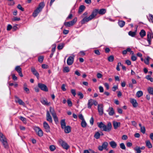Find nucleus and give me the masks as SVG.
I'll use <instances>...</instances> for the list:
<instances>
[{
  "instance_id": "1",
  "label": "nucleus",
  "mask_w": 153,
  "mask_h": 153,
  "mask_svg": "<svg viewBox=\"0 0 153 153\" xmlns=\"http://www.w3.org/2000/svg\"><path fill=\"white\" fill-rule=\"evenodd\" d=\"M97 124L98 127L102 131L109 132L111 130L112 126L110 122L108 123L107 125H105L102 122Z\"/></svg>"
},
{
  "instance_id": "2",
  "label": "nucleus",
  "mask_w": 153,
  "mask_h": 153,
  "mask_svg": "<svg viewBox=\"0 0 153 153\" xmlns=\"http://www.w3.org/2000/svg\"><path fill=\"white\" fill-rule=\"evenodd\" d=\"M98 10H95L92 12L91 14L89 16H86L84 17L81 21L80 22L82 24H85V22H87L91 20L95 17L97 14Z\"/></svg>"
},
{
  "instance_id": "3",
  "label": "nucleus",
  "mask_w": 153,
  "mask_h": 153,
  "mask_svg": "<svg viewBox=\"0 0 153 153\" xmlns=\"http://www.w3.org/2000/svg\"><path fill=\"white\" fill-rule=\"evenodd\" d=\"M45 4L44 2H40L36 9L34 10L32 15L34 17H36L38 14L41 12L43 8L44 7Z\"/></svg>"
},
{
  "instance_id": "4",
  "label": "nucleus",
  "mask_w": 153,
  "mask_h": 153,
  "mask_svg": "<svg viewBox=\"0 0 153 153\" xmlns=\"http://www.w3.org/2000/svg\"><path fill=\"white\" fill-rule=\"evenodd\" d=\"M59 144L61 146L62 148L66 150H68L69 148V146L66 142L62 139H59Z\"/></svg>"
},
{
  "instance_id": "5",
  "label": "nucleus",
  "mask_w": 153,
  "mask_h": 153,
  "mask_svg": "<svg viewBox=\"0 0 153 153\" xmlns=\"http://www.w3.org/2000/svg\"><path fill=\"white\" fill-rule=\"evenodd\" d=\"M77 20V18L75 17L71 21L64 22V25L66 27H70L74 25L76 22Z\"/></svg>"
},
{
  "instance_id": "6",
  "label": "nucleus",
  "mask_w": 153,
  "mask_h": 153,
  "mask_svg": "<svg viewBox=\"0 0 153 153\" xmlns=\"http://www.w3.org/2000/svg\"><path fill=\"white\" fill-rule=\"evenodd\" d=\"M38 86L41 90L45 91H48V89L47 86L44 84L41 83H39L38 84Z\"/></svg>"
},
{
  "instance_id": "7",
  "label": "nucleus",
  "mask_w": 153,
  "mask_h": 153,
  "mask_svg": "<svg viewBox=\"0 0 153 153\" xmlns=\"http://www.w3.org/2000/svg\"><path fill=\"white\" fill-rule=\"evenodd\" d=\"M34 130L37 134L40 137H42L43 135V132L42 130L39 127H36L35 128Z\"/></svg>"
},
{
  "instance_id": "8",
  "label": "nucleus",
  "mask_w": 153,
  "mask_h": 153,
  "mask_svg": "<svg viewBox=\"0 0 153 153\" xmlns=\"http://www.w3.org/2000/svg\"><path fill=\"white\" fill-rule=\"evenodd\" d=\"M74 56H70L67 60V64L68 65H72L73 63Z\"/></svg>"
},
{
  "instance_id": "9",
  "label": "nucleus",
  "mask_w": 153,
  "mask_h": 153,
  "mask_svg": "<svg viewBox=\"0 0 153 153\" xmlns=\"http://www.w3.org/2000/svg\"><path fill=\"white\" fill-rule=\"evenodd\" d=\"M43 127L45 129V131L47 132H50V128L48 124L45 121L43 123Z\"/></svg>"
},
{
  "instance_id": "10",
  "label": "nucleus",
  "mask_w": 153,
  "mask_h": 153,
  "mask_svg": "<svg viewBox=\"0 0 153 153\" xmlns=\"http://www.w3.org/2000/svg\"><path fill=\"white\" fill-rule=\"evenodd\" d=\"M31 71L33 74L35 75L38 79H39V74L35 68L33 67H32L31 68Z\"/></svg>"
},
{
  "instance_id": "11",
  "label": "nucleus",
  "mask_w": 153,
  "mask_h": 153,
  "mask_svg": "<svg viewBox=\"0 0 153 153\" xmlns=\"http://www.w3.org/2000/svg\"><path fill=\"white\" fill-rule=\"evenodd\" d=\"M15 70L17 71V72L18 73L19 75L21 77L23 76V75L22 74V68H21L20 66H16L15 68Z\"/></svg>"
},
{
  "instance_id": "12",
  "label": "nucleus",
  "mask_w": 153,
  "mask_h": 153,
  "mask_svg": "<svg viewBox=\"0 0 153 153\" xmlns=\"http://www.w3.org/2000/svg\"><path fill=\"white\" fill-rule=\"evenodd\" d=\"M98 110L100 115H102L103 113V106L102 104L98 105Z\"/></svg>"
},
{
  "instance_id": "13",
  "label": "nucleus",
  "mask_w": 153,
  "mask_h": 153,
  "mask_svg": "<svg viewBox=\"0 0 153 153\" xmlns=\"http://www.w3.org/2000/svg\"><path fill=\"white\" fill-rule=\"evenodd\" d=\"M15 97L16 98L15 101L16 102H18L19 105H22L24 106H25V104L22 100L17 96H15Z\"/></svg>"
},
{
  "instance_id": "14",
  "label": "nucleus",
  "mask_w": 153,
  "mask_h": 153,
  "mask_svg": "<svg viewBox=\"0 0 153 153\" xmlns=\"http://www.w3.org/2000/svg\"><path fill=\"white\" fill-rule=\"evenodd\" d=\"M46 120L51 123H52L53 120L52 117L50 115L49 111H47L46 113Z\"/></svg>"
},
{
  "instance_id": "15",
  "label": "nucleus",
  "mask_w": 153,
  "mask_h": 153,
  "mask_svg": "<svg viewBox=\"0 0 153 153\" xmlns=\"http://www.w3.org/2000/svg\"><path fill=\"white\" fill-rule=\"evenodd\" d=\"M152 33L151 32H149L147 34V40L149 45L151 44V41L152 38Z\"/></svg>"
},
{
  "instance_id": "16",
  "label": "nucleus",
  "mask_w": 153,
  "mask_h": 153,
  "mask_svg": "<svg viewBox=\"0 0 153 153\" xmlns=\"http://www.w3.org/2000/svg\"><path fill=\"white\" fill-rule=\"evenodd\" d=\"M113 125L114 129H117L118 127H119L120 125V122H117L116 121H113Z\"/></svg>"
},
{
  "instance_id": "17",
  "label": "nucleus",
  "mask_w": 153,
  "mask_h": 153,
  "mask_svg": "<svg viewBox=\"0 0 153 153\" xmlns=\"http://www.w3.org/2000/svg\"><path fill=\"white\" fill-rule=\"evenodd\" d=\"M109 144L110 146L113 149L115 148L117 146V143L114 141H111Z\"/></svg>"
},
{
  "instance_id": "18",
  "label": "nucleus",
  "mask_w": 153,
  "mask_h": 153,
  "mask_svg": "<svg viewBox=\"0 0 153 153\" xmlns=\"http://www.w3.org/2000/svg\"><path fill=\"white\" fill-rule=\"evenodd\" d=\"M131 102L133 106L134 107H136L138 105L136 100L134 99H131Z\"/></svg>"
},
{
  "instance_id": "19",
  "label": "nucleus",
  "mask_w": 153,
  "mask_h": 153,
  "mask_svg": "<svg viewBox=\"0 0 153 153\" xmlns=\"http://www.w3.org/2000/svg\"><path fill=\"white\" fill-rule=\"evenodd\" d=\"M85 7L83 5H81L79 7L78 13H81L85 10Z\"/></svg>"
},
{
  "instance_id": "20",
  "label": "nucleus",
  "mask_w": 153,
  "mask_h": 153,
  "mask_svg": "<svg viewBox=\"0 0 153 153\" xmlns=\"http://www.w3.org/2000/svg\"><path fill=\"white\" fill-rule=\"evenodd\" d=\"M61 128L63 129L66 126L65 120V119H62L61 120Z\"/></svg>"
},
{
  "instance_id": "21",
  "label": "nucleus",
  "mask_w": 153,
  "mask_h": 153,
  "mask_svg": "<svg viewBox=\"0 0 153 153\" xmlns=\"http://www.w3.org/2000/svg\"><path fill=\"white\" fill-rule=\"evenodd\" d=\"M96 10H98L97 13H98L99 14L101 15H103L106 12V10L104 9H101L99 11L97 9H96Z\"/></svg>"
},
{
  "instance_id": "22",
  "label": "nucleus",
  "mask_w": 153,
  "mask_h": 153,
  "mask_svg": "<svg viewBox=\"0 0 153 153\" xmlns=\"http://www.w3.org/2000/svg\"><path fill=\"white\" fill-rule=\"evenodd\" d=\"M139 34L141 37L143 38L146 35V31L144 30H142L140 32Z\"/></svg>"
},
{
  "instance_id": "23",
  "label": "nucleus",
  "mask_w": 153,
  "mask_h": 153,
  "mask_svg": "<svg viewBox=\"0 0 153 153\" xmlns=\"http://www.w3.org/2000/svg\"><path fill=\"white\" fill-rule=\"evenodd\" d=\"M6 140V138L3 134L1 133L0 132V140L2 142Z\"/></svg>"
},
{
  "instance_id": "24",
  "label": "nucleus",
  "mask_w": 153,
  "mask_h": 153,
  "mask_svg": "<svg viewBox=\"0 0 153 153\" xmlns=\"http://www.w3.org/2000/svg\"><path fill=\"white\" fill-rule=\"evenodd\" d=\"M50 111L52 114V116L55 115L56 114V113L54 110V109L52 108L51 107H50Z\"/></svg>"
},
{
  "instance_id": "25",
  "label": "nucleus",
  "mask_w": 153,
  "mask_h": 153,
  "mask_svg": "<svg viewBox=\"0 0 153 153\" xmlns=\"http://www.w3.org/2000/svg\"><path fill=\"white\" fill-rule=\"evenodd\" d=\"M137 31V30L134 32L130 31L128 32V34L129 36L132 37H134L136 35Z\"/></svg>"
},
{
  "instance_id": "26",
  "label": "nucleus",
  "mask_w": 153,
  "mask_h": 153,
  "mask_svg": "<svg viewBox=\"0 0 153 153\" xmlns=\"http://www.w3.org/2000/svg\"><path fill=\"white\" fill-rule=\"evenodd\" d=\"M65 132L66 133H68L71 131V127L69 126H67L64 128Z\"/></svg>"
},
{
  "instance_id": "27",
  "label": "nucleus",
  "mask_w": 153,
  "mask_h": 153,
  "mask_svg": "<svg viewBox=\"0 0 153 153\" xmlns=\"http://www.w3.org/2000/svg\"><path fill=\"white\" fill-rule=\"evenodd\" d=\"M93 100L92 99H90L88 100V108H91V106L93 105Z\"/></svg>"
},
{
  "instance_id": "28",
  "label": "nucleus",
  "mask_w": 153,
  "mask_h": 153,
  "mask_svg": "<svg viewBox=\"0 0 153 153\" xmlns=\"http://www.w3.org/2000/svg\"><path fill=\"white\" fill-rule=\"evenodd\" d=\"M125 22L122 20L119 21L118 22V24L120 27H123L125 25Z\"/></svg>"
},
{
  "instance_id": "29",
  "label": "nucleus",
  "mask_w": 153,
  "mask_h": 153,
  "mask_svg": "<svg viewBox=\"0 0 153 153\" xmlns=\"http://www.w3.org/2000/svg\"><path fill=\"white\" fill-rule=\"evenodd\" d=\"M41 103L44 105H49L50 102H48L47 100L43 99L41 101Z\"/></svg>"
},
{
  "instance_id": "30",
  "label": "nucleus",
  "mask_w": 153,
  "mask_h": 153,
  "mask_svg": "<svg viewBox=\"0 0 153 153\" xmlns=\"http://www.w3.org/2000/svg\"><path fill=\"white\" fill-rule=\"evenodd\" d=\"M146 146L149 148H151L152 147V145L149 140H147L146 142Z\"/></svg>"
},
{
  "instance_id": "31",
  "label": "nucleus",
  "mask_w": 153,
  "mask_h": 153,
  "mask_svg": "<svg viewBox=\"0 0 153 153\" xmlns=\"http://www.w3.org/2000/svg\"><path fill=\"white\" fill-rule=\"evenodd\" d=\"M100 134L98 131L95 132L94 137L96 139H98L100 138Z\"/></svg>"
},
{
  "instance_id": "32",
  "label": "nucleus",
  "mask_w": 153,
  "mask_h": 153,
  "mask_svg": "<svg viewBox=\"0 0 153 153\" xmlns=\"http://www.w3.org/2000/svg\"><path fill=\"white\" fill-rule=\"evenodd\" d=\"M4 146V147L6 149H8V145L7 142V140H5L2 142Z\"/></svg>"
},
{
  "instance_id": "33",
  "label": "nucleus",
  "mask_w": 153,
  "mask_h": 153,
  "mask_svg": "<svg viewBox=\"0 0 153 153\" xmlns=\"http://www.w3.org/2000/svg\"><path fill=\"white\" fill-rule=\"evenodd\" d=\"M147 91L149 93L152 95H153V88L149 87L147 88Z\"/></svg>"
},
{
  "instance_id": "34",
  "label": "nucleus",
  "mask_w": 153,
  "mask_h": 153,
  "mask_svg": "<svg viewBox=\"0 0 153 153\" xmlns=\"http://www.w3.org/2000/svg\"><path fill=\"white\" fill-rule=\"evenodd\" d=\"M143 92L142 91H138L136 93V96L138 97H140L143 96Z\"/></svg>"
},
{
  "instance_id": "35",
  "label": "nucleus",
  "mask_w": 153,
  "mask_h": 153,
  "mask_svg": "<svg viewBox=\"0 0 153 153\" xmlns=\"http://www.w3.org/2000/svg\"><path fill=\"white\" fill-rule=\"evenodd\" d=\"M81 126L83 128H85L87 126V124L85 120H82L81 123Z\"/></svg>"
},
{
  "instance_id": "36",
  "label": "nucleus",
  "mask_w": 153,
  "mask_h": 153,
  "mask_svg": "<svg viewBox=\"0 0 153 153\" xmlns=\"http://www.w3.org/2000/svg\"><path fill=\"white\" fill-rule=\"evenodd\" d=\"M109 109H110V111L108 112V114L109 115L112 116L114 114V111L113 108L112 107H109Z\"/></svg>"
},
{
  "instance_id": "37",
  "label": "nucleus",
  "mask_w": 153,
  "mask_h": 153,
  "mask_svg": "<svg viewBox=\"0 0 153 153\" xmlns=\"http://www.w3.org/2000/svg\"><path fill=\"white\" fill-rule=\"evenodd\" d=\"M108 143L106 142H105L103 143L102 146L104 149H106V150H107V149H106V148L108 146Z\"/></svg>"
},
{
  "instance_id": "38",
  "label": "nucleus",
  "mask_w": 153,
  "mask_h": 153,
  "mask_svg": "<svg viewBox=\"0 0 153 153\" xmlns=\"http://www.w3.org/2000/svg\"><path fill=\"white\" fill-rule=\"evenodd\" d=\"M63 71L64 73H68L70 71L69 67L68 66L64 67Z\"/></svg>"
},
{
  "instance_id": "39",
  "label": "nucleus",
  "mask_w": 153,
  "mask_h": 153,
  "mask_svg": "<svg viewBox=\"0 0 153 153\" xmlns=\"http://www.w3.org/2000/svg\"><path fill=\"white\" fill-rule=\"evenodd\" d=\"M65 44L64 43H62L59 45L57 46V48L58 50H60L62 49L64 46Z\"/></svg>"
},
{
  "instance_id": "40",
  "label": "nucleus",
  "mask_w": 153,
  "mask_h": 153,
  "mask_svg": "<svg viewBox=\"0 0 153 153\" xmlns=\"http://www.w3.org/2000/svg\"><path fill=\"white\" fill-rule=\"evenodd\" d=\"M134 149L137 152V153H140L141 152L140 147L136 146L134 148Z\"/></svg>"
},
{
  "instance_id": "41",
  "label": "nucleus",
  "mask_w": 153,
  "mask_h": 153,
  "mask_svg": "<svg viewBox=\"0 0 153 153\" xmlns=\"http://www.w3.org/2000/svg\"><path fill=\"white\" fill-rule=\"evenodd\" d=\"M27 85L26 83H25L24 85V89L27 93H29V90L28 88L26 87Z\"/></svg>"
},
{
  "instance_id": "42",
  "label": "nucleus",
  "mask_w": 153,
  "mask_h": 153,
  "mask_svg": "<svg viewBox=\"0 0 153 153\" xmlns=\"http://www.w3.org/2000/svg\"><path fill=\"white\" fill-rule=\"evenodd\" d=\"M114 60V57L113 55H111L108 58V60L110 62H112Z\"/></svg>"
},
{
  "instance_id": "43",
  "label": "nucleus",
  "mask_w": 153,
  "mask_h": 153,
  "mask_svg": "<svg viewBox=\"0 0 153 153\" xmlns=\"http://www.w3.org/2000/svg\"><path fill=\"white\" fill-rule=\"evenodd\" d=\"M53 117L56 123L57 124L58 123V119L56 115L53 116Z\"/></svg>"
},
{
  "instance_id": "44",
  "label": "nucleus",
  "mask_w": 153,
  "mask_h": 153,
  "mask_svg": "<svg viewBox=\"0 0 153 153\" xmlns=\"http://www.w3.org/2000/svg\"><path fill=\"white\" fill-rule=\"evenodd\" d=\"M44 59L43 56H41L38 57V60L40 63H42L43 62Z\"/></svg>"
},
{
  "instance_id": "45",
  "label": "nucleus",
  "mask_w": 153,
  "mask_h": 153,
  "mask_svg": "<svg viewBox=\"0 0 153 153\" xmlns=\"http://www.w3.org/2000/svg\"><path fill=\"white\" fill-rule=\"evenodd\" d=\"M120 148L122 149L126 150V147L125 144L123 143H122L120 144Z\"/></svg>"
},
{
  "instance_id": "46",
  "label": "nucleus",
  "mask_w": 153,
  "mask_h": 153,
  "mask_svg": "<svg viewBox=\"0 0 153 153\" xmlns=\"http://www.w3.org/2000/svg\"><path fill=\"white\" fill-rule=\"evenodd\" d=\"M146 78L148 80H150L151 82H153V78L150 77V75H147L146 76Z\"/></svg>"
},
{
  "instance_id": "47",
  "label": "nucleus",
  "mask_w": 153,
  "mask_h": 153,
  "mask_svg": "<svg viewBox=\"0 0 153 153\" xmlns=\"http://www.w3.org/2000/svg\"><path fill=\"white\" fill-rule=\"evenodd\" d=\"M19 119L21 120L24 123H26V119L25 118L23 117L22 116H20L19 117Z\"/></svg>"
},
{
  "instance_id": "48",
  "label": "nucleus",
  "mask_w": 153,
  "mask_h": 153,
  "mask_svg": "<svg viewBox=\"0 0 153 153\" xmlns=\"http://www.w3.org/2000/svg\"><path fill=\"white\" fill-rule=\"evenodd\" d=\"M140 128L141 132L143 134H145L146 132V129L144 126L141 127Z\"/></svg>"
},
{
  "instance_id": "49",
  "label": "nucleus",
  "mask_w": 153,
  "mask_h": 153,
  "mask_svg": "<svg viewBox=\"0 0 153 153\" xmlns=\"http://www.w3.org/2000/svg\"><path fill=\"white\" fill-rule=\"evenodd\" d=\"M49 149L51 151H53L56 149V147L54 145H51L50 146Z\"/></svg>"
},
{
  "instance_id": "50",
  "label": "nucleus",
  "mask_w": 153,
  "mask_h": 153,
  "mask_svg": "<svg viewBox=\"0 0 153 153\" xmlns=\"http://www.w3.org/2000/svg\"><path fill=\"white\" fill-rule=\"evenodd\" d=\"M17 7L19 10H21V11H24V9L23 8L21 5L20 4H19Z\"/></svg>"
},
{
  "instance_id": "51",
  "label": "nucleus",
  "mask_w": 153,
  "mask_h": 153,
  "mask_svg": "<svg viewBox=\"0 0 153 153\" xmlns=\"http://www.w3.org/2000/svg\"><path fill=\"white\" fill-rule=\"evenodd\" d=\"M137 59V57L136 56H135V55H132L131 57V59L132 61H135Z\"/></svg>"
},
{
  "instance_id": "52",
  "label": "nucleus",
  "mask_w": 153,
  "mask_h": 153,
  "mask_svg": "<svg viewBox=\"0 0 153 153\" xmlns=\"http://www.w3.org/2000/svg\"><path fill=\"white\" fill-rule=\"evenodd\" d=\"M149 57H148L146 59L144 60V62L147 65H148L149 63Z\"/></svg>"
},
{
  "instance_id": "53",
  "label": "nucleus",
  "mask_w": 153,
  "mask_h": 153,
  "mask_svg": "<svg viewBox=\"0 0 153 153\" xmlns=\"http://www.w3.org/2000/svg\"><path fill=\"white\" fill-rule=\"evenodd\" d=\"M78 96H79V98L80 99H82L84 97L83 94L81 92H79L78 94Z\"/></svg>"
},
{
  "instance_id": "54",
  "label": "nucleus",
  "mask_w": 153,
  "mask_h": 153,
  "mask_svg": "<svg viewBox=\"0 0 153 153\" xmlns=\"http://www.w3.org/2000/svg\"><path fill=\"white\" fill-rule=\"evenodd\" d=\"M12 20L13 21H19L20 20V18L14 16L12 19Z\"/></svg>"
},
{
  "instance_id": "55",
  "label": "nucleus",
  "mask_w": 153,
  "mask_h": 153,
  "mask_svg": "<svg viewBox=\"0 0 153 153\" xmlns=\"http://www.w3.org/2000/svg\"><path fill=\"white\" fill-rule=\"evenodd\" d=\"M71 94L75 96L76 94L75 90L74 89H72L71 90Z\"/></svg>"
},
{
  "instance_id": "56",
  "label": "nucleus",
  "mask_w": 153,
  "mask_h": 153,
  "mask_svg": "<svg viewBox=\"0 0 153 153\" xmlns=\"http://www.w3.org/2000/svg\"><path fill=\"white\" fill-rule=\"evenodd\" d=\"M68 105L69 106H71L72 105V103L71 101L69 100H68L67 101Z\"/></svg>"
},
{
  "instance_id": "57",
  "label": "nucleus",
  "mask_w": 153,
  "mask_h": 153,
  "mask_svg": "<svg viewBox=\"0 0 153 153\" xmlns=\"http://www.w3.org/2000/svg\"><path fill=\"white\" fill-rule=\"evenodd\" d=\"M12 28V26L10 25H8L7 27V30H10Z\"/></svg>"
},
{
  "instance_id": "58",
  "label": "nucleus",
  "mask_w": 153,
  "mask_h": 153,
  "mask_svg": "<svg viewBox=\"0 0 153 153\" xmlns=\"http://www.w3.org/2000/svg\"><path fill=\"white\" fill-rule=\"evenodd\" d=\"M12 77L13 80H14L16 81L17 80V78L15 74H13L12 75Z\"/></svg>"
},
{
  "instance_id": "59",
  "label": "nucleus",
  "mask_w": 153,
  "mask_h": 153,
  "mask_svg": "<svg viewBox=\"0 0 153 153\" xmlns=\"http://www.w3.org/2000/svg\"><path fill=\"white\" fill-rule=\"evenodd\" d=\"M94 122V119L93 117H92L90 120V123L91 125H92L93 124Z\"/></svg>"
},
{
  "instance_id": "60",
  "label": "nucleus",
  "mask_w": 153,
  "mask_h": 153,
  "mask_svg": "<svg viewBox=\"0 0 153 153\" xmlns=\"http://www.w3.org/2000/svg\"><path fill=\"white\" fill-rule=\"evenodd\" d=\"M73 17V15L72 14H70L69 16L66 18V20H68L69 19H71Z\"/></svg>"
},
{
  "instance_id": "61",
  "label": "nucleus",
  "mask_w": 153,
  "mask_h": 153,
  "mask_svg": "<svg viewBox=\"0 0 153 153\" xmlns=\"http://www.w3.org/2000/svg\"><path fill=\"white\" fill-rule=\"evenodd\" d=\"M122 139L123 140H126L128 139V137L126 135H123L122 137Z\"/></svg>"
},
{
  "instance_id": "62",
  "label": "nucleus",
  "mask_w": 153,
  "mask_h": 153,
  "mask_svg": "<svg viewBox=\"0 0 153 153\" xmlns=\"http://www.w3.org/2000/svg\"><path fill=\"white\" fill-rule=\"evenodd\" d=\"M149 18L150 21L153 23V15L150 14L149 15Z\"/></svg>"
},
{
  "instance_id": "63",
  "label": "nucleus",
  "mask_w": 153,
  "mask_h": 153,
  "mask_svg": "<svg viewBox=\"0 0 153 153\" xmlns=\"http://www.w3.org/2000/svg\"><path fill=\"white\" fill-rule=\"evenodd\" d=\"M79 118L82 120H84L82 114H80L79 115Z\"/></svg>"
},
{
  "instance_id": "64",
  "label": "nucleus",
  "mask_w": 153,
  "mask_h": 153,
  "mask_svg": "<svg viewBox=\"0 0 153 153\" xmlns=\"http://www.w3.org/2000/svg\"><path fill=\"white\" fill-rule=\"evenodd\" d=\"M126 63L128 65H130L131 64V62L129 60H127L126 61Z\"/></svg>"
}]
</instances>
